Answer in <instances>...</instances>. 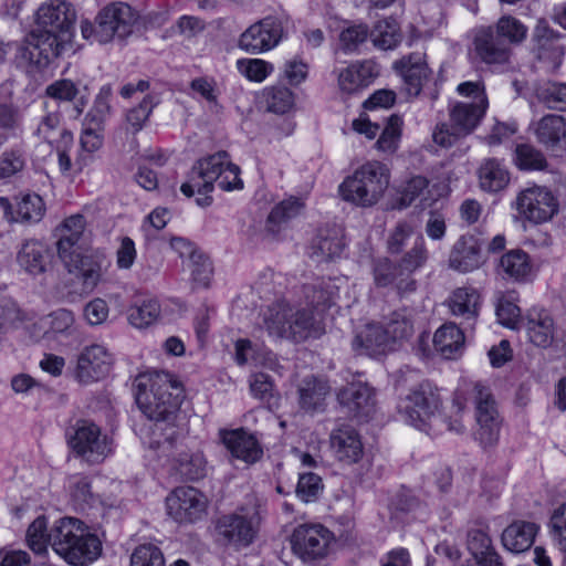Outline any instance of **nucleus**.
Segmentation results:
<instances>
[{
	"label": "nucleus",
	"instance_id": "nucleus-52",
	"mask_svg": "<svg viewBox=\"0 0 566 566\" xmlns=\"http://www.w3.org/2000/svg\"><path fill=\"white\" fill-rule=\"evenodd\" d=\"M44 212V202L36 193L24 195L17 203V214L22 221L38 222Z\"/></svg>",
	"mask_w": 566,
	"mask_h": 566
},
{
	"label": "nucleus",
	"instance_id": "nucleus-18",
	"mask_svg": "<svg viewBox=\"0 0 566 566\" xmlns=\"http://www.w3.org/2000/svg\"><path fill=\"white\" fill-rule=\"evenodd\" d=\"M537 59L543 61L542 67L557 69L562 64L564 51L558 43V34L552 30L545 20H538L533 34Z\"/></svg>",
	"mask_w": 566,
	"mask_h": 566
},
{
	"label": "nucleus",
	"instance_id": "nucleus-23",
	"mask_svg": "<svg viewBox=\"0 0 566 566\" xmlns=\"http://www.w3.org/2000/svg\"><path fill=\"white\" fill-rule=\"evenodd\" d=\"M524 328L528 340L536 347H549L556 336V325L553 316L544 308H532L528 311Z\"/></svg>",
	"mask_w": 566,
	"mask_h": 566
},
{
	"label": "nucleus",
	"instance_id": "nucleus-20",
	"mask_svg": "<svg viewBox=\"0 0 566 566\" xmlns=\"http://www.w3.org/2000/svg\"><path fill=\"white\" fill-rule=\"evenodd\" d=\"M489 107L488 97L479 102H455L448 108L449 120L455 127V132L470 135L480 125Z\"/></svg>",
	"mask_w": 566,
	"mask_h": 566
},
{
	"label": "nucleus",
	"instance_id": "nucleus-45",
	"mask_svg": "<svg viewBox=\"0 0 566 566\" xmlns=\"http://www.w3.org/2000/svg\"><path fill=\"white\" fill-rule=\"evenodd\" d=\"M514 163L521 170H544L547 167L544 155L528 144L516 146Z\"/></svg>",
	"mask_w": 566,
	"mask_h": 566
},
{
	"label": "nucleus",
	"instance_id": "nucleus-48",
	"mask_svg": "<svg viewBox=\"0 0 566 566\" xmlns=\"http://www.w3.org/2000/svg\"><path fill=\"white\" fill-rule=\"evenodd\" d=\"M188 268L193 283L199 287H208L213 274L210 259L203 253H191Z\"/></svg>",
	"mask_w": 566,
	"mask_h": 566
},
{
	"label": "nucleus",
	"instance_id": "nucleus-49",
	"mask_svg": "<svg viewBox=\"0 0 566 566\" xmlns=\"http://www.w3.org/2000/svg\"><path fill=\"white\" fill-rule=\"evenodd\" d=\"M401 116L394 114L388 118L380 137L376 143V148L384 153H394L398 148L402 127Z\"/></svg>",
	"mask_w": 566,
	"mask_h": 566
},
{
	"label": "nucleus",
	"instance_id": "nucleus-27",
	"mask_svg": "<svg viewBox=\"0 0 566 566\" xmlns=\"http://www.w3.org/2000/svg\"><path fill=\"white\" fill-rule=\"evenodd\" d=\"M496 270L503 279L525 282L532 275L533 263L524 250L512 249L500 258Z\"/></svg>",
	"mask_w": 566,
	"mask_h": 566
},
{
	"label": "nucleus",
	"instance_id": "nucleus-2",
	"mask_svg": "<svg viewBox=\"0 0 566 566\" xmlns=\"http://www.w3.org/2000/svg\"><path fill=\"white\" fill-rule=\"evenodd\" d=\"M415 235V228L408 221H399L389 232L386 239V251L390 255L401 256L394 261L388 256H381L373 261V276L376 286H394L401 296L413 293L417 290V281L413 273L423 268L429 260V251L421 234L416 235L412 247L406 251L409 241Z\"/></svg>",
	"mask_w": 566,
	"mask_h": 566
},
{
	"label": "nucleus",
	"instance_id": "nucleus-54",
	"mask_svg": "<svg viewBox=\"0 0 566 566\" xmlns=\"http://www.w3.org/2000/svg\"><path fill=\"white\" fill-rule=\"evenodd\" d=\"M28 546L36 554H42L50 545L48 521L44 516L36 517L27 531Z\"/></svg>",
	"mask_w": 566,
	"mask_h": 566
},
{
	"label": "nucleus",
	"instance_id": "nucleus-36",
	"mask_svg": "<svg viewBox=\"0 0 566 566\" xmlns=\"http://www.w3.org/2000/svg\"><path fill=\"white\" fill-rule=\"evenodd\" d=\"M479 185L483 191L499 192L510 182V174L497 159H485L478 170Z\"/></svg>",
	"mask_w": 566,
	"mask_h": 566
},
{
	"label": "nucleus",
	"instance_id": "nucleus-35",
	"mask_svg": "<svg viewBox=\"0 0 566 566\" xmlns=\"http://www.w3.org/2000/svg\"><path fill=\"white\" fill-rule=\"evenodd\" d=\"M537 525L532 522H514L502 534L503 546L515 554L528 549L537 533Z\"/></svg>",
	"mask_w": 566,
	"mask_h": 566
},
{
	"label": "nucleus",
	"instance_id": "nucleus-21",
	"mask_svg": "<svg viewBox=\"0 0 566 566\" xmlns=\"http://www.w3.org/2000/svg\"><path fill=\"white\" fill-rule=\"evenodd\" d=\"M329 443L335 457L348 464L358 462L364 454L360 434L349 424L335 428L329 434Z\"/></svg>",
	"mask_w": 566,
	"mask_h": 566
},
{
	"label": "nucleus",
	"instance_id": "nucleus-44",
	"mask_svg": "<svg viewBox=\"0 0 566 566\" xmlns=\"http://www.w3.org/2000/svg\"><path fill=\"white\" fill-rule=\"evenodd\" d=\"M384 327L394 346L397 342L408 339L413 334V319L406 310L394 312Z\"/></svg>",
	"mask_w": 566,
	"mask_h": 566
},
{
	"label": "nucleus",
	"instance_id": "nucleus-6",
	"mask_svg": "<svg viewBox=\"0 0 566 566\" xmlns=\"http://www.w3.org/2000/svg\"><path fill=\"white\" fill-rule=\"evenodd\" d=\"M263 323L270 336L296 343L318 337L323 332L321 319L314 311L294 310L283 300L269 306Z\"/></svg>",
	"mask_w": 566,
	"mask_h": 566
},
{
	"label": "nucleus",
	"instance_id": "nucleus-29",
	"mask_svg": "<svg viewBox=\"0 0 566 566\" xmlns=\"http://www.w3.org/2000/svg\"><path fill=\"white\" fill-rule=\"evenodd\" d=\"M535 136L546 148L566 149V119L556 114L545 115L535 125Z\"/></svg>",
	"mask_w": 566,
	"mask_h": 566
},
{
	"label": "nucleus",
	"instance_id": "nucleus-34",
	"mask_svg": "<svg viewBox=\"0 0 566 566\" xmlns=\"http://www.w3.org/2000/svg\"><path fill=\"white\" fill-rule=\"evenodd\" d=\"M61 114L59 112L48 113L36 128V135L55 148H71L73 135L70 130L61 127Z\"/></svg>",
	"mask_w": 566,
	"mask_h": 566
},
{
	"label": "nucleus",
	"instance_id": "nucleus-59",
	"mask_svg": "<svg viewBox=\"0 0 566 566\" xmlns=\"http://www.w3.org/2000/svg\"><path fill=\"white\" fill-rule=\"evenodd\" d=\"M496 33L511 43H520L526 38L527 28L516 18L504 15L496 23Z\"/></svg>",
	"mask_w": 566,
	"mask_h": 566
},
{
	"label": "nucleus",
	"instance_id": "nucleus-25",
	"mask_svg": "<svg viewBox=\"0 0 566 566\" xmlns=\"http://www.w3.org/2000/svg\"><path fill=\"white\" fill-rule=\"evenodd\" d=\"M481 295L475 287L461 286L455 289L447 300L452 315L463 318L473 326L481 308Z\"/></svg>",
	"mask_w": 566,
	"mask_h": 566
},
{
	"label": "nucleus",
	"instance_id": "nucleus-57",
	"mask_svg": "<svg viewBox=\"0 0 566 566\" xmlns=\"http://www.w3.org/2000/svg\"><path fill=\"white\" fill-rule=\"evenodd\" d=\"M369 35L366 24H354L344 29L339 34V49L347 52H355L364 44Z\"/></svg>",
	"mask_w": 566,
	"mask_h": 566
},
{
	"label": "nucleus",
	"instance_id": "nucleus-53",
	"mask_svg": "<svg viewBox=\"0 0 566 566\" xmlns=\"http://www.w3.org/2000/svg\"><path fill=\"white\" fill-rule=\"evenodd\" d=\"M70 272L77 270L84 284L95 286L101 276V266L92 261L90 256L75 253L74 260L70 263L64 262Z\"/></svg>",
	"mask_w": 566,
	"mask_h": 566
},
{
	"label": "nucleus",
	"instance_id": "nucleus-46",
	"mask_svg": "<svg viewBox=\"0 0 566 566\" xmlns=\"http://www.w3.org/2000/svg\"><path fill=\"white\" fill-rule=\"evenodd\" d=\"M304 294L307 303L315 308L316 312L314 313L318 315L319 311H324L332 305L335 291L329 282H319L305 286Z\"/></svg>",
	"mask_w": 566,
	"mask_h": 566
},
{
	"label": "nucleus",
	"instance_id": "nucleus-5",
	"mask_svg": "<svg viewBox=\"0 0 566 566\" xmlns=\"http://www.w3.org/2000/svg\"><path fill=\"white\" fill-rule=\"evenodd\" d=\"M469 399L475 406V439L484 448L494 446L500 437L501 419L490 388L481 381L463 380L452 401L457 413L465 409Z\"/></svg>",
	"mask_w": 566,
	"mask_h": 566
},
{
	"label": "nucleus",
	"instance_id": "nucleus-64",
	"mask_svg": "<svg viewBox=\"0 0 566 566\" xmlns=\"http://www.w3.org/2000/svg\"><path fill=\"white\" fill-rule=\"evenodd\" d=\"M499 322L509 328H517L521 317L520 307L509 297L502 296L496 304Z\"/></svg>",
	"mask_w": 566,
	"mask_h": 566
},
{
	"label": "nucleus",
	"instance_id": "nucleus-43",
	"mask_svg": "<svg viewBox=\"0 0 566 566\" xmlns=\"http://www.w3.org/2000/svg\"><path fill=\"white\" fill-rule=\"evenodd\" d=\"M160 312L159 302L155 298H148L132 305L127 311V318L134 327L145 328L159 318Z\"/></svg>",
	"mask_w": 566,
	"mask_h": 566
},
{
	"label": "nucleus",
	"instance_id": "nucleus-10",
	"mask_svg": "<svg viewBox=\"0 0 566 566\" xmlns=\"http://www.w3.org/2000/svg\"><path fill=\"white\" fill-rule=\"evenodd\" d=\"M440 406L441 397L438 388L429 381H423L410 390L399 402L398 409L407 423L426 430Z\"/></svg>",
	"mask_w": 566,
	"mask_h": 566
},
{
	"label": "nucleus",
	"instance_id": "nucleus-33",
	"mask_svg": "<svg viewBox=\"0 0 566 566\" xmlns=\"http://www.w3.org/2000/svg\"><path fill=\"white\" fill-rule=\"evenodd\" d=\"M345 248L343 230L339 227L322 229L312 245V256L318 262L338 258Z\"/></svg>",
	"mask_w": 566,
	"mask_h": 566
},
{
	"label": "nucleus",
	"instance_id": "nucleus-12",
	"mask_svg": "<svg viewBox=\"0 0 566 566\" xmlns=\"http://www.w3.org/2000/svg\"><path fill=\"white\" fill-rule=\"evenodd\" d=\"M512 207L522 220L539 224L557 213L558 200L548 188L533 186L521 190Z\"/></svg>",
	"mask_w": 566,
	"mask_h": 566
},
{
	"label": "nucleus",
	"instance_id": "nucleus-13",
	"mask_svg": "<svg viewBox=\"0 0 566 566\" xmlns=\"http://www.w3.org/2000/svg\"><path fill=\"white\" fill-rule=\"evenodd\" d=\"M333 542V533L321 524L298 525L291 538L293 553L303 562H315L325 558Z\"/></svg>",
	"mask_w": 566,
	"mask_h": 566
},
{
	"label": "nucleus",
	"instance_id": "nucleus-8",
	"mask_svg": "<svg viewBox=\"0 0 566 566\" xmlns=\"http://www.w3.org/2000/svg\"><path fill=\"white\" fill-rule=\"evenodd\" d=\"M135 14L132 8L123 2L112 3L102 9L96 17V25L88 20L81 22V33L85 40L108 43L116 35L127 36L132 32Z\"/></svg>",
	"mask_w": 566,
	"mask_h": 566
},
{
	"label": "nucleus",
	"instance_id": "nucleus-51",
	"mask_svg": "<svg viewBox=\"0 0 566 566\" xmlns=\"http://www.w3.org/2000/svg\"><path fill=\"white\" fill-rule=\"evenodd\" d=\"M27 165L25 153L20 148L4 150L0 155V179L7 180L21 172Z\"/></svg>",
	"mask_w": 566,
	"mask_h": 566
},
{
	"label": "nucleus",
	"instance_id": "nucleus-19",
	"mask_svg": "<svg viewBox=\"0 0 566 566\" xmlns=\"http://www.w3.org/2000/svg\"><path fill=\"white\" fill-rule=\"evenodd\" d=\"M112 365V356L102 345L86 347L77 359L76 377L82 382H91L105 377Z\"/></svg>",
	"mask_w": 566,
	"mask_h": 566
},
{
	"label": "nucleus",
	"instance_id": "nucleus-16",
	"mask_svg": "<svg viewBox=\"0 0 566 566\" xmlns=\"http://www.w3.org/2000/svg\"><path fill=\"white\" fill-rule=\"evenodd\" d=\"M283 27L274 17H266L251 24L239 38V48L251 53L274 49L281 41Z\"/></svg>",
	"mask_w": 566,
	"mask_h": 566
},
{
	"label": "nucleus",
	"instance_id": "nucleus-56",
	"mask_svg": "<svg viewBox=\"0 0 566 566\" xmlns=\"http://www.w3.org/2000/svg\"><path fill=\"white\" fill-rule=\"evenodd\" d=\"M264 97L268 111L276 114L289 112L294 104L293 94L286 87L266 88L264 91Z\"/></svg>",
	"mask_w": 566,
	"mask_h": 566
},
{
	"label": "nucleus",
	"instance_id": "nucleus-26",
	"mask_svg": "<svg viewBox=\"0 0 566 566\" xmlns=\"http://www.w3.org/2000/svg\"><path fill=\"white\" fill-rule=\"evenodd\" d=\"M222 441L234 458L247 463L256 462L263 454L256 438L243 429L223 432Z\"/></svg>",
	"mask_w": 566,
	"mask_h": 566
},
{
	"label": "nucleus",
	"instance_id": "nucleus-50",
	"mask_svg": "<svg viewBox=\"0 0 566 566\" xmlns=\"http://www.w3.org/2000/svg\"><path fill=\"white\" fill-rule=\"evenodd\" d=\"M324 484L316 473H302L296 485V496L305 503L315 502L322 494Z\"/></svg>",
	"mask_w": 566,
	"mask_h": 566
},
{
	"label": "nucleus",
	"instance_id": "nucleus-28",
	"mask_svg": "<svg viewBox=\"0 0 566 566\" xmlns=\"http://www.w3.org/2000/svg\"><path fill=\"white\" fill-rule=\"evenodd\" d=\"M50 250L36 240L25 241L17 253L19 266L33 276L43 274L50 264Z\"/></svg>",
	"mask_w": 566,
	"mask_h": 566
},
{
	"label": "nucleus",
	"instance_id": "nucleus-41",
	"mask_svg": "<svg viewBox=\"0 0 566 566\" xmlns=\"http://www.w3.org/2000/svg\"><path fill=\"white\" fill-rule=\"evenodd\" d=\"M373 44L380 50H394L401 42V32L395 19L379 20L369 32Z\"/></svg>",
	"mask_w": 566,
	"mask_h": 566
},
{
	"label": "nucleus",
	"instance_id": "nucleus-39",
	"mask_svg": "<svg viewBox=\"0 0 566 566\" xmlns=\"http://www.w3.org/2000/svg\"><path fill=\"white\" fill-rule=\"evenodd\" d=\"M474 44L478 55L488 64H503L510 59V49L497 43L491 31H482L478 34Z\"/></svg>",
	"mask_w": 566,
	"mask_h": 566
},
{
	"label": "nucleus",
	"instance_id": "nucleus-32",
	"mask_svg": "<svg viewBox=\"0 0 566 566\" xmlns=\"http://www.w3.org/2000/svg\"><path fill=\"white\" fill-rule=\"evenodd\" d=\"M326 380L310 376L298 385V403L306 412L321 411L325 407L326 397L329 394Z\"/></svg>",
	"mask_w": 566,
	"mask_h": 566
},
{
	"label": "nucleus",
	"instance_id": "nucleus-37",
	"mask_svg": "<svg viewBox=\"0 0 566 566\" xmlns=\"http://www.w3.org/2000/svg\"><path fill=\"white\" fill-rule=\"evenodd\" d=\"M103 126L84 120L80 137L81 153L74 163L76 171H82L91 161L90 155L97 151L103 146Z\"/></svg>",
	"mask_w": 566,
	"mask_h": 566
},
{
	"label": "nucleus",
	"instance_id": "nucleus-17",
	"mask_svg": "<svg viewBox=\"0 0 566 566\" xmlns=\"http://www.w3.org/2000/svg\"><path fill=\"white\" fill-rule=\"evenodd\" d=\"M483 263L480 240L469 233L460 235L450 250L448 258L449 268L465 274L480 269Z\"/></svg>",
	"mask_w": 566,
	"mask_h": 566
},
{
	"label": "nucleus",
	"instance_id": "nucleus-55",
	"mask_svg": "<svg viewBox=\"0 0 566 566\" xmlns=\"http://www.w3.org/2000/svg\"><path fill=\"white\" fill-rule=\"evenodd\" d=\"M130 566H165L164 554L155 544L138 545L130 556Z\"/></svg>",
	"mask_w": 566,
	"mask_h": 566
},
{
	"label": "nucleus",
	"instance_id": "nucleus-31",
	"mask_svg": "<svg viewBox=\"0 0 566 566\" xmlns=\"http://www.w3.org/2000/svg\"><path fill=\"white\" fill-rule=\"evenodd\" d=\"M85 220L82 214L66 218L61 226V237L57 241V253L63 262H72L78 252L77 243L84 232Z\"/></svg>",
	"mask_w": 566,
	"mask_h": 566
},
{
	"label": "nucleus",
	"instance_id": "nucleus-7",
	"mask_svg": "<svg viewBox=\"0 0 566 566\" xmlns=\"http://www.w3.org/2000/svg\"><path fill=\"white\" fill-rule=\"evenodd\" d=\"M389 186V170L380 161H368L339 186L344 200L361 207L379 201Z\"/></svg>",
	"mask_w": 566,
	"mask_h": 566
},
{
	"label": "nucleus",
	"instance_id": "nucleus-38",
	"mask_svg": "<svg viewBox=\"0 0 566 566\" xmlns=\"http://www.w3.org/2000/svg\"><path fill=\"white\" fill-rule=\"evenodd\" d=\"M433 345L444 358H453L463 348V332L454 323L444 324L434 333Z\"/></svg>",
	"mask_w": 566,
	"mask_h": 566
},
{
	"label": "nucleus",
	"instance_id": "nucleus-30",
	"mask_svg": "<svg viewBox=\"0 0 566 566\" xmlns=\"http://www.w3.org/2000/svg\"><path fill=\"white\" fill-rule=\"evenodd\" d=\"M468 549L474 558L473 564L463 566H502L499 554L494 551L489 534L482 528H472L468 532Z\"/></svg>",
	"mask_w": 566,
	"mask_h": 566
},
{
	"label": "nucleus",
	"instance_id": "nucleus-60",
	"mask_svg": "<svg viewBox=\"0 0 566 566\" xmlns=\"http://www.w3.org/2000/svg\"><path fill=\"white\" fill-rule=\"evenodd\" d=\"M153 111V103L148 96L135 107L130 108L126 114L127 129L136 134L143 129L145 123L148 120Z\"/></svg>",
	"mask_w": 566,
	"mask_h": 566
},
{
	"label": "nucleus",
	"instance_id": "nucleus-42",
	"mask_svg": "<svg viewBox=\"0 0 566 566\" xmlns=\"http://www.w3.org/2000/svg\"><path fill=\"white\" fill-rule=\"evenodd\" d=\"M71 502L76 510H85L93 505L95 495L92 491L91 479L83 474H74L67 480Z\"/></svg>",
	"mask_w": 566,
	"mask_h": 566
},
{
	"label": "nucleus",
	"instance_id": "nucleus-15",
	"mask_svg": "<svg viewBox=\"0 0 566 566\" xmlns=\"http://www.w3.org/2000/svg\"><path fill=\"white\" fill-rule=\"evenodd\" d=\"M227 151H218L197 160L189 172L188 180L180 187L181 192L187 197H192L196 191L197 193L212 192L223 165H227Z\"/></svg>",
	"mask_w": 566,
	"mask_h": 566
},
{
	"label": "nucleus",
	"instance_id": "nucleus-40",
	"mask_svg": "<svg viewBox=\"0 0 566 566\" xmlns=\"http://www.w3.org/2000/svg\"><path fill=\"white\" fill-rule=\"evenodd\" d=\"M305 209V199L290 196L275 205L268 216V226L275 231L281 226L300 216Z\"/></svg>",
	"mask_w": 566,
	"mask_h": 566
},
{
	"label": "nucleus",
	"instance_id": "nucleus-9",
	"mask_svg": "<svg viewBox=\"0 0 566 566\" xmlns=\"http://www.w3.org/2000/svg\"><path fill=\"white\" fill-rule=\"evenodd\" d=\"M260 522L261 516L255 505L242 506L233 513L219 517L216 532L226 545L241 549L254 542Z\"/></svg>",
	"mask_w": 566,
	"mask_h": 566
},
{
	"label": "nucleus",
	"instance_id": "nucleus-14",
	"mask_svg": "<svg viewBox=\"0 0 566 566\" xmlns=\"http://www.w3.org/2000/svg\"><path fill=\"white\" fill-rule=\"evenodd\" d=\"M208 500L192 486L176 488L166 497L168 515L180 524L195 523L207 514Z\"/></svg>",
	"mask_w": 566,
	"mask_h": 566
},
{
	"label": "nucleus",
	"instance_id": "nucleus-1",
	"mask_svg": "<svg viewBox=\"0 0 566 566\" xmlns=\"http://www.w3.org/2000/svg\"><path fill=\"white\" fill-rule=\"evenodd\" d=\"M75 11L63 0H51L36 11L35 24L19 49V65L39 71L50 66L52 59L71 46Z\"/></svg>",
	"mask_w": 566,
	"mask_h": 566
},
{
	"label": "nucleus",
	"instance_id": "nucleus-58",
	"mask_svg": "<svg viewBox=\"0 0 566 566\" xmlns=\"http://www.w3.org/2000/svg\"><path fill=\"white\" fill-rule=\"evenodd\" d=\"M537 95L548 108L566 111V83H547L538 88Z\"/></svg>",
	"mask_w": 566,
	"mask_h": 566
},
{
	"label": "nucleus",
	"instance_id": "nucleus-61",
	"mask_svg": "<svg viewBox=\"0 0 566 566\" xmlns=\"http://www.w3.org/2000/svg\"><path fill=\"white\" fill-rule=\"evenodd\" d=\"M428 187V180L422 176L412 177L410 180L406 182L400 191V197L398 199L395 208L403 209L409 207L418 197L422 195V192Z\"/></svg>",
	"mask_w": 566,
	"mask_h": 566
},
{
	"label": "nucleus",
	"instance_id": "nucleus-62",
	"mask_svg": "<svg viewBox=\"0 0 566 566\" xmlns=\"http://www.w3.org/2000/svg\"><path fill=\"white\" fill-rule=\"evenodd\" d=\"M109 88H103L97 95L92 109L86 114L84 120L103 126L106 118L111 115L112 107L109 104Z\"/></svg>",
	"mask_w": 566,
	"mask_h": 566
},
{
	"label": "nucleus",
	"instance_id": "nucleus-3",
	"mask_svg": "<svg viewBox=\"0 0 566 566\" xmlns=\"http://www.w3.org/2000/svg\"><path fill=\"white\" fill-rule=\"evenodd\" d=\"M50 546L67 564L85 566L102 553V542L76 517H62L49 530Z\"/></svg>",
	"mask_w": 566,
	"mask_h": 566
},
{
	"label": "nucleus",
	"instance_id": "nucleus-4",
	"mask_svg": "<svg viewBox=\"0 0 566 566\" xmlns=\"http://www.w3.org/2000/svg\"><path fill=\"white\" fill-rule=\"evenodd\" d=\"M134 388L136 403L151 420H167L180 405L181 384L168 371L154 370L139 375Z\"/></svg>",
	"mask_w": 566,
	"mask_h": 566
},
{
	"label": "nucleus",
	"instance_id": "nucleus-24",
	"mask_svg": "<svg viewBox=\"0 0 566 566\" xmlns=\"http://www.w3.org/2000/svg\"><path fill=\"white\" fill-rule=\"evenodd\" d=\"M353 348L359 355L377 356L392 349L389 335L380 324H367L353 339Z\"/></svg>",
	"mask_w": 566,
	"mask_h": 566
},
{
	"label": "nucleus",
	"instance_id": "nucleus-63",
	"mask_svg": "<svg viewBox=\"0 0 566 566\" xmlns=\"http://www.w3.org/2000/svg\"><path fill=\"white\" fill-rule=\"evenodd\" d=\"M551 534L556 546L566 553V503L554 510L551 516Z\"/></svg>",
	"mask_w": 566,
	"mask_h": 566
},
{
	"label": "nucleus",
	"instance_id": "nucleus-11",
	"mask_svg": "<svg viewBox=\"0 0 566 566\" xmlns=\"http://www.w3.org/2000/svg\"><path fill=\"white\" fill-rule=\"evenodd\" d=\"M70 448L90 464L102 463L113 453V441L92 421L78 420L69 437Z\"/></svg>",
	"mask_w": 566,
	"mask_h": 566
},
{
	"label": "nucleus",
	"instance_id": "nucleus-22",
	"mask_svg": "<svg viewBox=\"0 0 566 566\" xmlns=\"http://www.w3.org/2000/svg\"><path fill=\"white\" fill-rule=\"evenodd\" d=\"M339 403L356 417H368L375 409V392L363 381H353L337 394Z\"/></svg>",
	"mask_w": 566,
	"mask_h": 566
},
{
	"label": "nucleus",
	"instance_id": "nucleus-47",
	"mask_svg": "<svg viewBox=\"0 0 566 566\" xmlns=\"http://www.w3.org/2000/svg\"><path fill=\"white\" fill-rule=\"evenodd\" d=\"M178 470L189 480H199L206 475L207 461L200 451L182 453L178 459Z\"/></svg>",
	"mask_w": 566,
	"mask_h": 566
}]
</instances>
